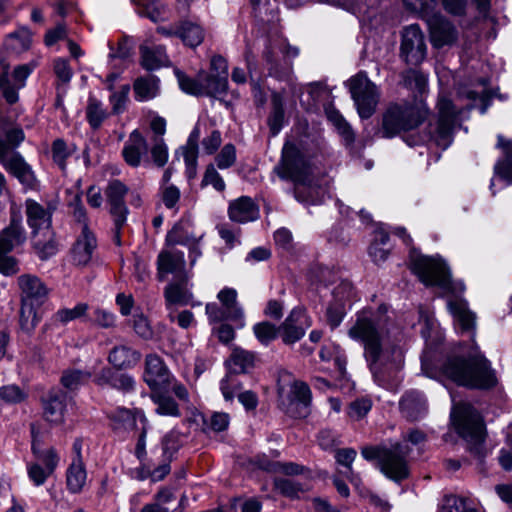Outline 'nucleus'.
Returning a JSON list of instances; mask_svg holds the SVG:
<instances>
[{
	"label": "nucleus",
	"mask_w": 512,
	"mask_h": 512,
	"mask_svg": "<svg viewBox=\"0 0 512 512\" xmlns=\"http://www.w3.org/2000/svg\"><path fill=\"white\" fill-rule=\"evenodd\" d=\"M387 334L385 322L366 313L358 314L348 330L349 337L363 345L369 368L381 386L401 365V351L388 345Z\"/></svg>",
	"instance_id": "obj_1"
},
{
	"label": "nucleus",
	"mask_w": 512,
	"mask_h": 512,
	"mask_svg": "<svg viewBox=\"0 0 512 512\" xmlns=\"http://www.w3.org/2000/svg\"><path fill=\"white\" fill-rule=\"evenodd\" d=\"M442 371L457 384L470 388H490L496 384L490 363L479 353L471 355L468 359L450 356L444 362Z\"/></svg>",
	"instance_id": "obj_2"
},
{
	"label": "nucleus",
	"mask_w": 512,
	"mask_h": 512,
	"mask_svg": "<svg viewBox=\"0 0 512 512\" xmlns=\"http://www.w3.org/2000/svg\"><path fill=\"white\" fill-rule=\"evenodd\" d=\"M410 448L401 443L391 446H365L361 449L362 456L367 461H377V467L388 478L394 481H402L408 478L410 470L407 456Z\"/></svg>",
	"instance_id": "obj_3"
},
{
	"label": "nucleus",
	"mask_w": 512,
	"mask_h": 512,
	"mask_svg": "<svg viewBox=\"0 0 512 512\" xmlns=\"http://www.w3.org/2000/svg\"><path fill=\"white\" fill-rule=\"evenodd\" d=\"M408 9L419 13L426 21L430 42L435 48L452 46L458 40V30L452 22L438 12H434L436 0H403Z\"/></svg>",
	"instance_id": "obj_4"
},
{
	"label": "nucleus",
	"mask_w": 512,
	"mask_h": 512,
	"mask_svg": "<svg viewBox=\"0 0 512 512\" xmlns=\"http://www.w3.org/2000/svg\"><path fill=\"white\" fill-rule=\"evenodd\" d=\"M459 435L468 443L469 450L476 456H483L485 425L480 413L468 403H458L451 413Z\"/></svg>",
	"instance_id": "obj_5"
},
{
	"label": "nucleus",
	"mask_w": 512,
	"mask_h": 512,
	"mask_svg": "<svg viewBox=\"0 0 512 512\" xmlns=\"http://www.w3.org/2000/svg\"><path fill=\"white\" fill-rule=\"evenodd\" d=\"M409 268L425 286H437L446 293H462L465 286L454 282L446 263L441 258H411Z\"/></svg>",
	"instance_id": "obj_6"
},
{
	"label": "nucleus",
	"mask_w": 512,
	"mask_h": 512,
	"mask_svg": "<svg viewBox=\"0 0 512 512\" xmlns=\"http://www.w3.org/2000/svg\"><path fill=\"white\" fill-rule=\"evenodd\" d=\"M26 216L27 223L32 229L35 248L46 256L55 254L57 249L51 229L52 212L38 202L28 199L26 201Z\"/></svg>",
	"instance_id": "obj_7"
},
{
	"label": "nucleus",
	"mask_w": 512,
	"mask_h": 512,
	"mask_svg": "<svg viewBox=\"0 0 512 512\" xmlns=\"http://www.w3.org/2000/svg\"><path fill=\"white\" fill-rule=\"evenodd\" d=\"M421 122L420 110L414 105L407 102L391 103L383 113L380 133L385 138H391L402 131L416 128Z\"/></svg>",
	"instance_id": "obj_8"
},
{
	"label": "nucleus",
	"mask_w": 512,
	"mask_h": 512,
	"mask_svg": "<svg viewBox=\"0 0 512 512\" xmlns=\"http://www.w3.org/2000/svg\"><path fill=\"white\" fill-rule=\"evenodd\" d=\"M347 85L360 118H370L380 100L378 87L362 72L351 77Z\"/></svg>",
	"instance_id": "obj_9"
},
{
	"label": "nucleus",
	"mask_w": 512,
	"mask_h": 512,
	"mask_svg": "<svg viewBox=\"0 0 512 512\" xmlns=\"http://www.w3.org/2000/svg\"><path fill=\"white\" fill-rule=\"evenodd\" d=\"M277 174L283 179H289L298 184L308 181L311 166L302 151L291 142H286L282 149L281 162L275 167Z\"/></svg>",
	"instance_id": "obj_10"
},
{
	"label": "nucleus",
	"mask_w": 512,
	"mask_h": 512,
	"mask_svg": "<svg viewBox=\"0 0 512 512\" xmlns=\"http://www.w3.org/2000/svg\"><path fill=\"white\" fill-rule=\"evenodd\" d=\"M279 403L281 409L289 416L304 418L308 415L311 390L305 382L294 380L287 394H284L282 389L279 390Z\"/></svg>",
	"instance_id": "obj_11"
},
{
	"label": "nucleus",
	"mask_w": 512,
	"mask_h": 512,
	"mask_svg": "<svg viewBox=\"0 0 512 512\" xmlns=\"http://www.w3.org/2000/svg\"><path fill=\"white\" fill-rule=\"evenodd\" d=\"M437 107L438 120L433 132H431V140H433L437 146L446 149L452 143L453 128L459 111L449 99L444 97L439 99Z\"/></svg>",
	"instance_id": "obj_12"
},
{
	"label": "nucleus",
	"mask_w": 512,
	"mask_h": 512,
	"mask_svg": "<svg viewBox=\"0 0 512 512\" xmlns=\"http://www.w3.org/2000/svg\"><path fill=\"white\" fill-rule=\"evenodd\" d=\"M425 37L419 25L405 27L401 35L400 56L409 65H419L426 57Z\"/></svg>",
	"instance_id": "obj_13"
},
{
	"label": "nucleus",
	"mask_w": 512,
	"mask_h": 512,
	"mask_svg": "<svg viewBox=\"0 0 512 512\" xmlns=\"http://www.w3.org/2000/svg\"><path fill=\"white\" fill-rule=\"evenodd\" d=\"M69 207L72 209V215L75 220L83 224L82 233L74 246L75 253L80 256L92 255L97 247V240L87 227L88 218L80 192L75 193L73 199L69 202Z\"/></svg>",
	"instance_id": "obj_14"
},
{
	"label": "nucleus",
	"mask_w": 512,
	"mask_h": 512,
	"mask_svg": "<svg viewBox=\"0 0 512 512\" xmlns=\"http://www.w3.org/2000/svg\"><path fill=\"white\" fill-rule=\"evenodd\" d=\"M30 73L29 66H17L13 71V83H11L9 80V66L5 63L0 64V90L7 103L14 104L18 101V91L25 86Z\"/></svg>",
	"instance_id": "obj_15"
},
{
	"label": "nucleus",
	"mask_w": 512,
	"mask_h": 512,
	"mask_svg": "<svg viewBox=\"0 0 512 512\" xmlns=\"http://www.w3.org/2000/svg\"><path fill=\"white\" fill-rule=\"evenodd\" d=\"M20 289V302L36 304L41 306L49 296V289L37 277L31 274H23L18 278Z\"/></svg>",
	"instance_id": "obj_16"
},
{
	"label": "nucleus",
	"mask_w": 512,
	"mask_h": 512,
	"mask_svg": "<svg viewBox=\"0 0 512 512\" xmlns=\"http://www.w3.org/2000/svg\"><path fill=\"white\" fill-rule=\"evenodd\" d=\"M309 326L310 323L305 312L301 309H294L279 326V334L284 343L293 344L304 336Z\"/></svg>",
	"instance_id": "obj_17"
},
{
	"label": "nucleus",
	"mask_w": 512,
	"mask_h": 512,
	"mask_svg": "<svg viewBox=\"0 0 512 512\" xmlns=\"http://www.w3.org/2000/svg\"><path fill=\"white\" fill-rule=\"evenodd\" d=\"M126 194V185L117 179L111 180L105 189L107 204L117 225L126 221Z\"/></svg>",
	"instance_id": "obj_18"
},
{
	"label": "nucleus",
	"mask_w": 512,
	"mask_h": 512,
	"mask_svg": "<svg viewBox=\"0 0 512 512\" xmlns=\"http://www.w3.org/2000/svg\"><path fill=\"white\" fill-rule=\"evenodd\" d=\"M193 265L194 260L190 261L189 266H187L183 258H158V279L164 281L171 276L172 282L187 283Z\"/></svg>",
	"instance_id": "obj_19"
},
{
	"label": "nucleus",
	"mask_w": 512,
	"mask_h": 512,
	"mask_svg": "<svg viewBox=\"0 0 512 512\" xmlns=\"http://www.w3.org/2000/svg\"><path fill=\"white\" fill-rule=\"evenodd\" d=\"M172 378V375L159 356L155 354L147 355L144 380L152 390L164 388L171 383Z\"/></svg>",
	"instance_id": "obj_20"
},
{
	"label": "nucleus",
	"mask_w": 512,
	"mask_h": 512,
	"mask_svg": "<svg viewBox=\"0 0 512 512\" xmlns=\"http://www.w3.org/2000/svg\"><path fill=\"white\" fill-rule=\"evenodd\" d=\"M26 240L25 229L19 215L13 214L10 223L0 232V256L11 253Z\"/></svg>",
	"instance_id": "obj_21"
},
{
	"label": "nucleus",
	"mask_w": 512,
	"mask_h": 512,
	"mask_svg": "<svg viewBox=\"0 0 512 512\" xmlns=\"http://www.w3.org/2000/svg\"><path fill=\"white\" fill-rule=\"evenodd\" d=\"M109 362L113 366V371H108V379L113 387L126 389L128 378L125 372L128 362V350L125 346L115 347L109 354Z\"/></svg>",
	"instance_id": "obj_22"
},
{
	"label": "nucleus",
	"mask_w": 512,
	"mask_h": 512,
	"mask_svg": "<svg viewBox=\"0 0 512 512\" xmlns=\"http://www.w3.org/2000/svg\"><path fill=\"white\" fill-rule=\"evenodd\" d=\"M228 216L233 222H251L258 219L259 207L250 197L241 196L230 202Z\"/></svg>",
	"instance_id": "obj_23"
},
{
	"label": "nucleus",
	"mask_w": 512,
	"mask_h": 512,
	"mask_svg": "<svg viewBox=\"0 0 512 512\" xmlns=\"http://www.w3.org/2000/svg\"><path fill=\"white\" fill-rule=\"evenodd\" d=\"M400 411L407 420L416 421L427 413L426 399L418 391L406 392L399 403Z\"/></svg>",
	"instance_id": "obj_24"
},
{
	"label": "nucleus",
	"mask_w": 512,
	"mask_h": 512,
	"mask_svg": "<svg viewBox=\"0 0 512 512\" xmlns=\"http://www.w3.org/2000/svg\"><path fill=\"white\" fill-rule=\"evenodd\" d=\"M447 308L454 318V322L462 331H469L475 326V314L469 310L465 299L454 296L447 300Z\"/></svg>",
	"instance_id": "obj_25"
},
{
	"label": "nucleus",
	"mask_w": 512,
	"mask_h": 512,
	"mask_svg": "<svg viewBox=\"0 0 512 512\" xmlns=\"http://www.w3.org/2000/svg\"><path fill=\"white\" fill-rule=\"evenodd\" d=\"M149 145L146 138L139 130L130 133V166L149 167Z\"/></svg>",
	"instance_id": "obj_26"
},
{
	"label": "nucleus",
	"mask_w": 512,
	"mask_h": 512,
	"mask_svg": "<svg viewBox=\"0 0 512 512\" xmlns=\"http://www.w3.org/2000/svg\"><path fill=\"white\" fill-rule=\"evenodd\" d=\"M8 153L9 147L5 143V151L2 157H0V163L22 183L32 182L33 172L31 171L29 165L18 153L13 154L10 158H7Z\"/></svg>",
	"instance_id": "obj_27"
},
{
	"label": "nucleus",
	"mask_w": 512,
	"mask_h": 512,
	"mask_svg": "<svg viewBox=\"0 0 512 512\" xmlns=\"http://www.w3.org/2000/svg\"><path fill=\"white\" fill-rule=\"evenodd\" d=\"M133 91L136 101H151L160 94V80L155 75L138 77L133 83Z\"/></svg>",
	"instance_id": "obj_28"
},
{
	"label": "nucleus",
	"mask_w": 512,
	"mask_h": 512,
	"mask_svg": "<svg viewBox=\"0 0 512 512\" xmlns=\"http://www.w3.org/2000/svg\"><path fill=\"white\" fill-rule=\"evenodd\" d=\"M135 10L140 16L157 23L169 19L168 7L159 0H133Z\"/></svg>",
	"instance_id": "obj_29"
},
{
	"label": "nucleus",
	"mask_w": 512,
	"mask_h": 512,
	"mask_svg": "<svg viewBox=\"0 0 512 512\" xmlns=\"http://www.w3.org/2000/svg\"><path fill=\"white\" fill-rule=\"evenodd\" d=\"M66 395L62 392H52L44 401V417L52 424H61L64 421Z\"/></svg>",
	"instance_id": "obj_30"
},
{
	"label": "nucleus",
	"mask_w": 512,
	"mask_h": 512,
	"mask_svg": "<svg viewBox=\"0 0 512 512\" xmlns=\"http://www.w3.org/2000/svg\"><path fill=\"white\" fill-rule=\"evenodd\" d=\"M32 453L36 458V462L40 465L43 464L44 468L48 471L54 472L59 463V456L56 450L52 447L43 448L42 441L38 434L35 433L32 427Z\"/></svg>",
	"instance_id": "obj_31"
},
{
	"label": "nucleus",
	"mask_w": 512,
	"mask_h": 512,
	"mask_svg": "<svg viewBox=\"0 0 512 512\" xmlns=\"http://www.w3.org/2000/svg\"><path fill=\"white\" fill-rule=\"evenodd\" d=\"M141 65L144 69L152 71L169 64V58L163 46H140Z\"/></svg>",
	"instance_id": "obj_32"
},
{
	"label": "nucleus",
	"mask_w": 512,
	"mask_h": 512,
	"mask_svg": "<svg viewBox=\"0 0 512 512\" xmlns=\"http://www.w3.org/2000/svg\"><path fill=\"white\" fill-rule=\"evenodd\" d=\"M130 418L133 421L135 433H137L135 455L140 461H142L146 457V433L148 430V420L143 411L138 409L130 411Z\"/></svg>",
	"instance_id": "obj_33"
},
{
	"label": "nucleus",
	"mask_w": 512,
	"mask_h": 512,
	"mask_svg": "<svg viewBox=\"0 0 512 512\" xmlns=\"http://www.w3.org/2000/svg\"><path fill=\"white\" fill-rule=\"evenodd\" d=\"M164 297L167 307L172 305H186L192 299V294L187 289V283L180 281L171 282L164 289Z\"/></svg>",
	"instance_id": "obj_34"
},
{
	"label": "nucleus",
	"mask_w": 512,
	"mask_h": 512,
	"mask_svg": "<svg viewBox=\"0 0 512 512\" xmlns=\"http://www.w3.org/2000/svg\"><path fill=\"white\" fill-rule=\"evenodd\" d=\"M86 470L83 461L72 460L66 473L67 487L70 492L78 493L86 482Z\"/></svg>",
	"instance_id": "obj_35"
},
{
	"label": "nucleus",
	"mask_w": 512,
	"mask_h": 512,
	"mask_svg": "<svg viewBox=\"0 0 512 512\" xmlns=\"http://www.w3.org/2000/svg\"><path fill=\"white\" fill-rule=\"evenodd\" d=\"M325 191L319 186L312 185L310 179L295 188V197L298 201L308 204H320L324 201Z\"/></svg>",
	"instance_id": "obj_36"
},
{
	"label": "nucleus",
	"mask_w": 512,
	"mask_h": 512,
	"mask_svg": "<svg viewBox=\"0 0 512 512\" xmlns=\"http://www.w3.org/2000/svg\"><path fill=\"white\" fill-rule=\"evenodd\" d=\"M200 79H203L204 82V95L215 97L225 94L228 87L227 76L208 74L202 71Z\"/></svg>",
	"instance_id": "obj_37"
},
{
	"label": "nucleus",
	"mask_w": 512,
	"mask_h": 512,
	"mask_svg": "<svg viewBox=\"0 0 512 512\" xmlns=\"http://www.w3.org/2000/svg\"><path fill=\"white\" fill-rule=\"evenodd\" d=\"M217 298L221 306L228 312L231 320H237L243 316V311L237 303V292L235 289L226 287L218 293Z\"/></svg>",
	"instance_id": "obj_38"
},
{
	"label": "nucleus",
	"mask_w": 512,
	"mask_h": 512,
	"mask_svg": "<svg viewBox=\"0 0 512 512\" xmlns=\"http://www.w3.org/2000/svg\"><path fill=\"white\" fill-rule=\"evenodd\" d=\"M36 304L20 302L19 325L23 332L30 334L40 321L35 308Z\"/></svg>",
	"instance_id": "obj_39"
},
{
	"label": "nucleus",
	"mask_w": 512,
	"mask_h": 512,
	"mask_svg": "<svg viewBox=\"0 0 512 512\" xmlns=\"http://www.w3.org/2000/svg\"><path fill=\"white\" fill-rule=\"evenodd\" d=\"M152 401L157 406L155 411L161 416L179 417L180 409L176 401L163 393L155 392L151 396Z\"/></svg>",
	"instance_id": "obj_40"
},
{
	"label": "nucleus",
	"mask_w": 512,
	"mask_h": 512,
	"mask_svg": "<svg viewBox=\"0 0 512 512\" xmlns=\"http://www.w3.org/2000/svg\"><path fill=\"white\" fill-rule=\"evenodd\" d=\"M204 35L203 28L196 23L183 22L180 25L179 37L187 46H199L204 40Z\"/></svg>",
	"instance_id": "obj_41"
},
{
	"label": "nucleus",
	"mask_w": 512,
	"mask_h": 512,
	"mask_svg": "<svg viewBox=\"0 0 512 512\" xmlns=\"http://www.w3.org/2000/svg\"><path fill=\"white\" fill-rule=\"evenodd\" d=\"M175 75L181 90L194 96H204V82L200 79V72L196 78L188 77L180 70H175Z\"/></svg>",
	"instance_id": "obj_42"
},
{
	"label": "nucleus",
	"mask_w": 512,
	"mask_h": 512,
	"mask_svg": "<svg viewBox=\"0 0 512 512\" xmlns=\"http://www.w3.org/2000/svg\"><path fill=\"white\" fill-rule=\"evenodd\" d=\"M272 113L269 117L268 124L272 135H277L284 123V103L279 93L272 95Z\"/></svg>",
	"instance_id": "obj_43"
},
{
	"label": "nucleus",
	"mask_w": 512,
	"mask_h": 512,
	"mask_svg": "<svg viewBox=\"0 0 512 512\" xmlns=\"http://www.w3.org/2000/svg\"><path fill=\"white\" fill-rule=\"evenodd\" d=\"M90 377L91 373L89 371L66 369L62 373L61 384L66 389L73 391L87 383Z\"/></svg>",
	"instance_id": "obj_44"
},
{
	"label": "nucleus",
	"mask_w": 512,
	"mask_h": 512,
	"mask_svg": "<svg viewBox=\"0 0 512 512\" xmlns=\"http://www.w3.org/2000/svg\"><path fill=\"white\" fill-rule=\"evenodd\" d=\"M498 145L502 147L506 154V160L495 166L496 173L507 183H512V143L504 141L502 136L498 137Z\"/></svg>",
	"instance_id": "obj_45"
},
{
	"label": "nucleus",
	"mask_w": 512,
	"mask_h": 512,
	"mask_svg": "<svg viewBox=\"0 0 512 512\" xmlns=\"http://www.w3.org/2000/svg\"><path fill=\"white\" fill-rule=\"evenodd\" d=\"M108 113L103 104L97 99L90 97L86 108V118L93 129H98L107 118Z\"/></svg>",
	"instance_id": "obj_46"
},
{
	"label": "nucleus",
	"mask_w": 512,
	"mask_h": 512,
	"mask_svg": "<svg viewBox=\"0 0 512 512\" xmlns=\"http://www.w3.org/2000/svg\"><path fill=\"white\" fill-rule=\"evenodd\" d=\"M151 164L157 168L164 167L169 160V148L164 138L155 137L149 149Z\"/></svg>",
	"instance_id": "obj_47"
},
{
	"label": "nucleus",
	"mask_w": 512,
	"mask_h": 512,
	"mask_svg": "<svg viewBox=\"0 0 512 512\" xmlns=\"http://www.w3.org/2000/svg\"><path fill=\"white\" fill-rule=\"evenodd\" d=\"M230 360L236 373H244L254 366L255 354L242 348H235Z\"/></svg>",
	"instance_id": "obj_48"
},
{
	"label": "nucleus",
	"mask_w": 512,
	"mask_h": 512,
	"mask_svg": "<svg viewBox=\"0 0 512 512\" xmlns=\"http://www.w3.org/2000/svg\"><path fill=\"white\" fill-rule=\"evenodd\" d=\"M274 487L281 495L288 498H298L301 493L307 490L306 485L288 478H276Z\"/></svg>",
	"instance_id": "obj_49"
},
{
	"label": "nucleus",
	"mask_w": 512,
	"mask_h": 512,
	"mask_svg": "<svg viewBox=\"0 0 512 512\" xmlns=\"http://www.w3.org/2000/svg\"><path fill=\"white\" fill-rule=\"evenodd\" d=\"M110 427L114 434L125 440L127 431L128 411L123 407H118L108 415Z\"/></svg>",
	"instance_id": "obj_50"
},
{
	"label": "nucleus",
	"mask_w": 512,
	"mask_h": 512,
	"mask_svg": "<svg viewBox=\"0 0 512 512\" xmlns=\"http://www.w3.org/2000/svg\"><path fill=\"white\" fill-rule=\"evenodd\" d=\"M357 452L353 448L338 449L335 454V459L338 464L345 466L348 469L346 474L347 478L354 485H358L359 479L354 474L352 469V463L355 460Z\"/></svg>",
	"instance_id": "obj_51"
},
{
	"label": "nucleus",
	"mask_w": 512,
	"mask_h": 512,
	"mask_svg": "<svg viewBox=\"0 0 512 512\" xmlns=\"http://www.w3.org/2000/svg\"><path fill=\"white\" fill-rule=\"evenodd\" d=\"M88 304L78 303L74 308H62L53 315V320L62 325L83 317L88 311Z\"/></svg>",
	"instance_id": "obj_52"
},
{
	"label": "nucleus",
	"mask_w": 512,
	"mask_h": 512,
	"mask_svg": "<svg viewBox=\"0 0 512 512\" xmlns=\"http://www.w3.org/2000/svg\"><path fill=\"white\" fill-rule=\"evenodd\" d=\"M326 114L330 122L337 128L340 134L343 135L344 139L348 144L352 143L354 140V135L351 130V127L343 118V116L339 113V111L329 107L326 109Z\"/></svg>",
	"instance_id": "obj_53"
},
{
	"label": "nucleus",
	"mask_w": 512,
	"mask_h": 512,
	"mask_svg": "<svg viewBox=\"0 0 512 512\" xmlns=\"http://www.w3.org/2000/svg\"><path fill=\"white\" fill-rule=\"evenodd\" d=\"M253 332L258 341L263 345H268L274 339H276L279 334V327L269 323V322H260L254 325Z\"/></svg>",
	"instance_id": "obj_54"
},
{
	"label": "nucleus",
	"mask_w": 512,
	"mask_h": 512,
	"mask_svg": "<svg viewBox=\"0 0 512 512\" xmlns=\"http://www.w3.org/2000/svg\"><path fill=\"white\" fill-rule=\"evenodd\" d=\"M388 242V234L383 229H376L373 234V240L369 246V255L384 256L390 253Z\"/></svg>",
	"instance_id": "obj_55"
},
{
	"label": "nucleus",
	"mask_w": 512,
	"mask_h": 512,
	"mask_svg": "<svg viewBox=\"0 0 512 512\" xmlns=\"http://www.w3.org/2000/svg\"><path fill=\"white\" fill-rule=\"evenodd\" d=\"M201 417L204 427L203 430H211L213 432H222L226 430L229 426L230 417L227 413L224 412H214L209 420L205 419L202 414H199Z\"/></svg>",
	"instance_id": "obj_56"
},
{
	"label": "nucleus",
	"mask_w": 512,
	"mask_h": 512,
	"mask_svg": "<svg viewBox=\"0 0 512 512\" xmlns=\"http://www.w3.org/2000/svg\"><path fill=\"white\" fill-rule=\"evenodd\" d=\"M74 152V147L69 146L62 139H56L52 144L53 160L64 170L66 166V159Z\"/></svg>",
	"instance_id": "obj_57"
},
{
	"label": "nucleus",
	"mask_w": 512,
	"mask_h": 512,
	"mask_svg": "<svg viewBox=\"0 0 512 512\" xmlns=\"http://www.w3.org/2000/svg\"><path fill=\"white\" fill-rule=\"evenodd\" d=\"M216 165L219 169H228L236 162V148L228 143L223 146L221 151L215 157Z\"/></svg>",
	"instance_id": "obj_58"
},
{
	"label": "nucleus",
	"mask_w": 512,
	"mask_h": 512,
	"mask_svg": "<svg viewBox=\"0 0 512 512\" xmlns=\"http://www.w3.org/2000/svg\"><path fill=\"white\" fill-rule=\"evenodd\" d=\"M27 473L29 479L36 486H41L45 483L47 478L53 474L47 468L42 467L38 462L29 463L27 465Z\"/></svg>",
	"instance_id": "obj_59"
},
{
	"label": "nucleus",
	"mask_w": 512,
	"mask_h": 512,
	"mask_svg": "<svg viewBox=\"0 0 512 512\" xmlns=\"http://www.w3.org/2000/svg\"><path fill=\"white\" fill-rule=\"evenodd\" d=\"M207 185H212L217 191L225 189V182L213 164L207 166L202 179V186Z\"/></svg>",
	"instance_id": "obj_60"
},
{
	"label": "nucleus",
	"mask_w": 512,
	"mask_h": 512,
	"mask_svg": "<svg viewBox=\"0 0 512 512\" xmlns=\"http://www.w3.org/2000/svg\"><path fill=\"white\" fill-rule=\"evenodd\" d=\"M403 83L409 88L421 91L426 85L425 76L417 70L409 69L402 74Z\"/></svg>",
	"instance_id": "obj_61"
},
{
	"label": "nucleus",
	"mask_w": 512,
	"mask_h": 512,
	"mask_svg": "<svg viewBox=\"0 0 512 512\" xmlns=\"http://www.w3.org/2000/svg\"><path fill=\"white\" fill-rule=\"evenodd\" d=\"M26 394L17 385H7L0 388V398L11 404L23 401Z\"/></svg>",
	"instance_id": "obj_62"
},
{
	"label": "nucleus",
	"mask_w": 512,
	"mask_h": 512,
	"mask_svg": "<svg viewBox=\"0 0 512 512\" xmlns=\"http://www.w3.org/2000/svg\"><path fill=\"white\" fill-rule=\"evenodd\" d=\"M220 389L225 400L231 401L235 395L241 392L242 387L234 377L227 376L221 380Z\"/></svg>",
	"instance_id": "obj_63"
},
{
	"label": "nucleus",
	"mask_w": 512,
	"mask_h": 512,
	"mask_svg": "<svg viewBox=\"0 0 512 512\" xmlns=\"http://www.w3.org/2000/svg\"><path fill=\"white\" fill-rule=\"evenodd\" d=\"M180 190L175 185H166L162 187V201L166 208L176 209L180 200Z\"/></svg>",
	"instance_id": "obj_64"
}]
</instances>
